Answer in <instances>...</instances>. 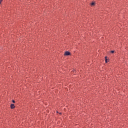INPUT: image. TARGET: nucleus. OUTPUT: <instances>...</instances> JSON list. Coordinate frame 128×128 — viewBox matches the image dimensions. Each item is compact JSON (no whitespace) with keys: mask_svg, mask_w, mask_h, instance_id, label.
Wrapping results in <instances>:
<instances>
[{"mask_svg":"<svg viewBox=\"0 0 128 128\" xmlns=\"http://www.w3.org/2000/svg\"><path fill=\"white\" fill-rule=\"evenodd\" d=\"M64 56H71V54H70V52H68V51L64 52Z\"/></svg>","mask_w":128,"mask_h":128,"instance_id":"obj_1","label":"nucleus"},{"mask_svg":"<svg viewBox=\"0 0 128 128\" xmlns=\"http://www.w3.org/2000/svg\"><path fill=\"white\" fill-rule=\"evenodd\" d=\"M104 58H105V63L106 64H107L108 62H110V60H109L110 58L108 59L107 56H105Z\"/></svg>","mask_w":128,"mask_h":128,"instance_id":"obj_2","label":"nucleus"},{"mask_svg":"<svg viewBox=\"0 0 128 128\" xmlns=\"http://www.w3.org/2000/svg\"><path fill=\"white\" fill-rule=\"evenodd\" d=\"M10 108H11V109H14V108H15V106H14V104H11L10 105Z\"/></svg>","mask_w":128,"mask_h":128,"instance_id":"obj_3","label":"nucleus"},{"mask_svg":"<svg viewBox=\"0 0 128 128\" xmlns=\"http://www.w3.org/2000/svg\"><path fill=\"white\" fill-rule=\"evenodd\" d=\"M95 6V2H92L91 3V6Z\"/></svg>","mask_w":128,"mask_h":128,"instance_id":"obj_4","label":"nucleus"},{"mask_svg":"<svg viewBox=\"0 0 128 128\" xmlns=\"http://www.w3.org/2000/svg\"><path fill=\"white\" fill-rule=\"evenodd\" d=\"M110 53L114 54V50L110 51Z\"/></svg>","mask_w":128,"mask_h":128,"instance_id":"obj_5","label":"nucleus"},{"mask_svg":"<svg viewBox=\"0 0 128 128\" xmlns=\"http://www.w3.org/2000/svg\"><path fill=\"white\" fill-rule=\"evenodd\" d=\"M12 102L14 103V104H15V101H14V100H12Z\"/></svg>","mask_w":128,"mask_h":128,"instance_id":"obj_6","label":"nucleus"},{"mask_svg":"<svg viewBox=\"0 0 128 128\" xmlns=\"http://www.w3.org/2000/svg\"><path fill=\"white\" fill-rule=\"evenodd\" d=\"M59 114H60V115H62V112H59Z\"/></svg>","mask_w":128,"mask_h":128,"instance_id":"obj_7","label":"nucleus"},{"mask_svg":"<svg viewBox=\"0 0 128 128\" xmlns=\"http://www.w3.org/2000/svg\"><path fill=\"white\" fill-rule=\"evenodd\" d=\"M71 72H72V74H73V72H74V70H72V71Z\"/></svg>","mask_w":128,"mask_h":128,"instance_id":"obj_8","label":"nucleus"},{"mask_svg":"<svg viewBox=\"0 0 128 128\" xmlns=\"http://www.w3.org/2000/svg\"><path fill=\"white\" fill-rule=\"evenodd\" d=\"M2 4V2H1V1H0V4Z\"/></svg>","mask_w":128,"mask_h":128,"instance_id":"obj_9","label":"nucleus"},{"mask_svg":"<svg viewBox=\"0 0 128 128\" xmlns=\"http://www.w3.org/2000/svg\"><path fill=\"white\" fill-rule=\"evenodd\" d=\"M0 2H2V0H0Z\"/></svg>","mask_w":128,"mask_h":128,"instance_id":"obj_10","label":"nucleus"},{"mask_svg":"<svg viewBox=\"0 0 128 128\" xmlns=\"http://www.w3.org/2000/svg\"><path fill=\"white\" fill-rule=\"evenodd\" d=\"M56 113L58 114V111L56 112Z\"/></svg>","mask_w":128,"mask_h":128,"instance_id":"obj_11","label":"nucleus"}]
</instances>
